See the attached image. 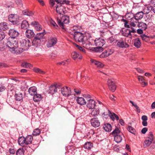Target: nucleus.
I'll list each match as a JSON object with an SVG mask.
<instances>
[{
	"label": "nucleus",
	"mask_w": 155,
	"mask_h": 155,
	"mask_svg": "<svg viewBox=\"0 0 155 155\" xmlns=\"http://www.w3.org/2000/svg\"><path fill=\"white\" fill-rule=\"evenodd\" d=\"M7 45L9 48V50L12 53L16 54H20L18 42L14 39L9 38L7 43Z\"/></svg>",
	"instance_id": "f257e3e1"
},
{
	"label": "nucleus",
	"mask_w": 155,
	"mask_h": 155,
	"mask_svg": "<svg viewBox=\"0 0 155 155\" xmlns=\"http://www.w3.org/2000/svg\"><path fill=\"white\" fill-rule=\"evenodd\" d=\"M150 145V147L152 149L155 148V139L152 132H150L147 134L143 144L144 147H147Z\"/></svg>",
	"instance_id": "f03ea898"
},
{
	"label": "nucleus",
	"mask_w": 155,
	"mask_h": 155,
	"mask_svg": "<svg viewBox=\"0 0 155 155\" xmlns=\"http://www.w3.org/2000/svg\"><path fill=\"white\" fill-rule=\"evenodd\" d=\"M74 39L76 41L81 42L83 45L87 44L88 42L86 40V37L82 33L79 32L75 31L73 35Z\"/></svg>",
	"instance_id": "7ed1b4c3"
},
{
	"label": "nucleus",
	"mask_w": 155,
	"mask_h": 155,
	"mask_svg": "<svg viewBox=\"0 0 155 155\" xmlns=\"http://www.w3.org/2000/svg\"><path fill=\"white\" fill-rule=\"evenodd\" d=\"M21 48H19L20 54L23 51H26L31 46V43L28 39H23L20 41Z\"/></svg>",
	"instance_id": "20e7f679"
},
{
	"label": "nucleus",
	"mask_w": 155,
	"mask_h": 155,
	"mask_svg": "<svg viewBox=\"0 0 155 155\" xmlns=\"http://www.w3.org/2000/svg\"><path fill=\"white\" fill-rule=\"evenodd\" d=\"M44 31L37 33L36 35L32 41L33 45L37 47L40 45L41 39L46 34L44 30Z\"/></svg>",
	"instance_id": "39448f33"
},
{
	"label": "nucleus",
	"mask_w": 155,
	"mask_h": 155,
	"mask_svg": "<svg viewBox=\"0 0 155 155\" xmlns=\"http://www.w3.org/2000/svg\"><path fill=\"white\" fill-rule=\"evenodd\" d=\"M69 22V18L67 15L63 16L60 19H57L58 24L61 28L65 30L64 24L68 23Z\"/></svg>",
	"instance_id": "423d86ee"
},
{
	"label": "nucleus",
	"mask_w": 155,
	"mask_h": 155,
	"mask_svg": "<svg viewBox=\"0 0 155 155\" xmlns=\"http://www.w3.org/2000/svg\"><path fill=\"white\" fill-rule=\"evenodd\" d=\"M8 19L13 24L15 25L18 22L19 17L17 14H11L9 15Z\"/></svg>",
	"instance_id": "0eeeda50"
},
{
	"label": "nucleus",
	"mask_w": 155,
	"mask_h": 155,
	"mask_svg": "<svg viewBox=\"0 0 155 155\" xmlns=\"http://www.w3.org/2000/svg\"><path fill=\"white\" fill-rule=\"evenodd\" d=\"M94 43L95 45L97 46V48H100L101 50H103L102 47L105 43V41L104 40L101 38H96L94 40Z\"/></svg>",
	"instance_id": "6e6552de"
},
{
	"label": "nucleus",
	"mask_w": 155,
	"mask_h": 155,
	"mask_svg": "<svg viewBox=\"0 0 155 155\" xmlns=\"http://www.w3.org/2000/svg\"><path fill=\"white\" fill-rule=\"evenodd\" d=\"M107 84L110 90L113 92H114L116 87L114 80L113 79H108Z\"/></svg>",
	"instance_id": "1a4fd4ad"
},
{
	"label": "nucleus",
	"mask_w": 155,
	"mask_h": 155,
	"mask_svg": "<svg viewBox=\"0 0 155 155\" xmlns=\"http://www.w3.org/2000/svg\"><path fill=\"white\" fill-rule=\"evenodd\" d=\"M61 93L63 96H69L71 94V88L67 86L63 87L61 88Z\"/></svg>",
	"instance_id": "9d476101"
},
{
	"label": "nucleus",
	"mask_w": 155,
	"mask_h": 155,
	"mask_svg": "<svg viewBox=\"0 0 155 155\" xmlns=\"http://www.w3.org/2000/svg\"><path fill=\"white\" fill-rule=\"evenodd\" d=\"M57 39L55 37H51L48 40L46 45L48 48H50L54 46L57 42Z\"/></svg>",
	"instance_id": "9b49d317"
},
{
	"label": "nucleus",
	"mask_w": 155,
	"mask_h": 155,
	"mask_svg": "<svg viewBox=\"0 0 155 155\" xmlns=\"http://www.w3.org/2000/svg\"><path fill=\"white\" fill-rule=\"evenodd\" d=\"M56 12L60 15H63L66 12L65 8L63 5H57L56 9Z\"/></svg>",
	"instance_id": "f8f14e48"
},
{
	"label": "nucleus",
	"mask_w": 155,
	"mask_h": 155,
	"mask_svg": "<svg viewBox=\"0 0 155 155\" xmlns=\"http://www.w3.org/2000/svg\"><path fill=\"white\" fill-rule=\"evenodd\" d=\"M8 34L11 37V38L13 39L18 37L19 34L18 31L14 28L10 29L9 31Z\"/></svg>",
	"instance_id": "ddd939ff"
},
{
	"label": "nucleus",
	"mask_w": 155,
	"mask_h": 155,
	"mask_svg": "<svg viewBox=\"0 0 155 155\" xmlns=\"http://www.w3.org/2000/svg\"><path fill=\"white\" fill-rule=\"evenodd\" d=\"M117 45L121 48H127L129 47V45L123 39H121L117 41Z\"/></svg>",
	"instance_id": "4468645a"
},
{
	"label": "nucleus",
	"mask_w": 155,
	"mask_h": 155,
	"mask_svg": "<svg viewBox=\"0 0 155 155\" xmlns=\"http://www.w3.org/2000/svg\"><path fill=\"white\" fill-rule=\"evenodd\" d=\"M95 105V101L94 100L89 99L87 101L86 106L89 109H93Z\"/></svg>",
	"instance_id": "2eb2a0df"
},
{
	"label": "nucleus",
	"mask_w": 155,
	"mask_h": 155,
	"mask_svg": "<svg viewBox=\"0 0 155 155\" xmlns=\"http://www.w3.org/2000/svg\"><path fill=\"white\" fill-rule=\"evenodd\" d=\"M57 87L56 84H54L51 85L49 87V89L48 92L49 93L53 94L57 92Z\"/></svg>",
	"instance_id": "dca6fc26"
},
{
	"label": "nucleus",
	"mask_w": 155,
	"mask_h": 155,
	"mask_svg": "<svg viewBox=\"0 0 155 155\" xmlns=\"http://www.w3.org/2000/svg\"><path fill=\"white\" fill-rule=\"evenodd\" d=\"M114 52V51L112 49H108L105 50L100 55L101 58H103L105 57H108L111 54Z\"/></svg>",
	"instance_id": "f3484780"
},
{
	"label": "nucleus",
	"mask_w": 155,
	"mask_h": 155,
	"mask_svg": "<svg viewBox=\"0 0 155 155\" xmlns=\"http://www.w3.org/2000/svg\"><path fill=\"white\" fill-rule=\"evenodd\" d=\"M31 25L34 27L37 31H40L42 29L41 26L37 21H33L31 23Z\"/></svg>",
	"instance_id": "a211bd4d"
},
{
	"label": "nucleus",
	"mask_w": 155,
	"mask_h": 155,
	"mask_svg": "<svg viewBox=\"0 0 155 155\" xmlns=\"http://www.w3.org/2000/svg\"><path fill=\"white\" fill-rule=\"evenodd\" d=\"M71 57L74 60H76L78 59H81L82 58V56L81 54L75 51L72 53Z\"/></svg>",
	"instance_id": "6ab92c4d"
},
{
	"label": "nucleus",
	"mask_w": 155,
	"mask_h": 155,
	"mask_svg": "<svg viewBox=\"0 0 155 155\" xmlns=\"http://www.w3.org/2000/svg\"><path fill=\"white\" fill-rule=\"evenodd\" d=\"M91 124L92 126L96 127L100 125V122L97 118H94L91 120Z\"/></svg>",
	"instance_id": "aec40b11"
},
{
	"label": "nucleus",
	"mask_w": 155,
	"mask_h": 155,
	"mask_svg": "<svg viewBox=\"0 0 155 155\" xmlns=\"http://www.w3.org/2000/svg\"><path fill=\"white\" fill-rule=\"evenodd\" d=\"M25 35L28 38L33 37L35 35L33 31L30 29L26 30L25 32Z\"/></svg>",
	"instance_id": "412c9836"
},
{
	"label": "nucleus",
	"mask_w": 155,
	"mask_h": 155,
	"mask_svg": "<svg viewBox=\"0 0 155 155\" xmlns=\"http://www.w3.org/2000/svg\"><path fill=\"white\" fill-rule=\"evenodd\" d=\"M91 62L92 64L94 65L98 68H101L104 67V64L101 62L97 61L94 59H91Z\"/></svg>",
	"instance_id": "4be33fe9"
},
{
	"label": "nucleus",
	"mask_w": 155,
	"mask_h": 155,
	"mask_svg": "<svg viewBox=\"0 0 155 155\" xmlns=\"http://www.w3.org/2000/svg\"><path fill=\"white\" fill-rule=\"evenodd\" d=\"M18 144L21 146H24L26 145L25 137L23 136L20 137L18 139Z\"/></svg>",
	"instance_id": "5701e85b"
},
{
	"label": "nucleus",
	"mask_w": 155,
	"mask_h": 155,
	"mask_svg": "<svg viewBox=\"0 0 155 155\" xmlns=\"http://www.w3.org/2000/svg\"><path fill=\"white\" fill-rule=\"evenodd\" d=\"M37 88L35 87H31L29 88L28 92L29 94L31 95H34L37 93Z\"/></svg>",
	"instance_id": "b1692460"
},
{
	"label": "nucleus",
	"mask_w": 155,
	"mask_h": 155,
	"mask_svg": "<svg viewBox=\"0 0 155 155\" xmlns=\"http://www.w3.org/2000/svg\"><path fill=\"white\" fill-rule=\"evenodd\" d=\"M76 101L78 104L81 105H85L86 104L85 100L82 97H77Z\"/></svg>",
	"instance_id": "393cba45"
},
{
	"label": "nucleus",
	"mask_w": 155,
	"mask_h": 155,
	"mask_svg": "<svg viewBox=\"0 0 155 155\" xmlns=\"http://www.w3.org/2000/svg\"><path fill=\"white\" fill-rule=\"evenodd\" d=\"M143 13L142 11L138 12L134 15V17L138 20H139L143 18Z\"/></svg>",
	"instance_id": "a878e982"
},
{
	"label": "nucleus",
	"mask_w": 155,
	"mask_h": 155,
	"mask_svg": "<svg viewBox=\"0 0 155 155\" xmlns=\"http://www.w3.org/2000/svg\"><path fill=\"white\" fill-rule=\"evenodd\" d=\"M122 134V133L120 129L117 127H116L115 129L111 133V134L113 136L120 134L121 135Z\"/></svg>",
	"instance_id": "bb28decb"
},
{
	"label": "nucleus",
	"mask_w": 155,
	"mask_h": 155,
	"mask_svg": "<svg viewBox=\"0 0 155 155\" xmlns=\"http://www.w3.org/2000/svg\"><path fill=\"white\" fill-rule=\"evenodd\" d=\"M9 28L7 23L2 22L0 23V30L3 31H5Z\"/></svg>",
	"instance_id": "cd10ccee"
},
{
	"label": "nucleus",
	"mask_w": 155,
	"mask_h": 155,
	"mask_svg": "<svg viewBox=\"0 0 155 155\" xmlns=\"http://www.w3.org/2000/svg\"><path fill=\"white\" fill-rule=\"evenodd\" d=\"M114 137V140L117 143H119L122 140V137L123 136V134H119L113 136Z\"/></svg>",
	"instance_id": "c85d7f7f"
},
{
	"label": "nucleus",
	"mask_w": 155,
	"mask_h": 155,
	"mask_svg": "<svg viewBox=\"0 0 155 155\" xmlns=\"http://www.w3.org/2000/svg\"><path fill=\"white\" fill-rule=\"evenodd\" d=\"M29 24L28 21L26 20L23 21L21 24V28L24 29H28L29 27Z\"/></svg>",
	"instance_id": "c756f323"
},
{
	"label": "nucleus",
	"mask_w": 155,
	"mask_h": 155,
	"mask_svg": "<svg viewBox=\"0 0 155 155\" xmlns=\"http://www.w3.org/2000/svg\"><path fill=\"white\" fill-rule=\"evenodd\" d=\"M42 98V97L41 94L36 93L34 95L33 100L35 102H38L41 100Z\"/></svg>",
	"instance_id": "7c9ffc66"
},
{
	"label": "nucleus",
	"mask_w": 155,
	"mask_h": 155,
	"mask_svg": "<svg viewBox=\"0 0 155 155\" xmlns=\"http://www.w3.org/2000/svg\"><path fill=\"white\" fill-rule=\"evenodd\" d=\"M138 20L136 19L134 17L131 19L130 21V25L133 27H135L137 24L139 23Z\"/></svg>",
	"instance_id": "2f4dec72"
},
{
	"label": "nucleus",
	"mask_w": 155,
	"mask_h": 155,
	"mask_svg": "<svg viewBox=\"0 0 155 155\" xmlns=\"http://www.w3.org/2000/svg\"><path fill=\"white\" fill-rule=\"evenodd\" d=\"M104 130L106 132H109L112 129V126L109 123L105 124L103 126Z\"/></svg>",
	"instance_id": "473e14b6"
},
{
	"label": "nucleus",
	"mask_w": 155,
	"mask_h": 155,
	"mask_svg": "<svg viewBox=\"0 0 155 155\" xmlns=\"http://www.w3.org/2000/svg\"><path fill=\"white\" fill-rule=\"evenodd\" d=\"M26 145H27L31 143L33 138L31 135H28L25 137Z\"/></svg>",
	"instance_id": "72a5a7b5"
},
{
	"label": "nucleus",
	"mask_w": 155,
	"mask_h": 155,
	"mask_svg": "<svg viewBox=\"0 0 155 155\" xmlns=\"http://www.w3.org/2000/svg\"><path fill=\"white\" fill-rule=\"evenodd\" d=\"M138 27L143 30H145L147 28V25L143 22H139L137 24Z\"/></svg>",
	"instance_id": "f704fd0d"
},
{
	"label": "nucleus",
	"mask_w": 155,
	"mask_h": 155,
	"mask_svg": "<svg viewBox=\"0 0 155 155\" xmlns=\"http://www.w3.org/2000/svg\"><path fill=\"white\" fill-rule=\"evenodd\" d=\"M91 113V115L92 117H96L99 114V109L94 108Z\"/></svg>",
	"instance_id": "c9c22d12"
},
{
	"label": "nucleus",
	"mask_w": 155,
	"mask_h": 155,
	"mask_svg": "<svg viewBox=\"0 0 155 155\" xmlns=\"http://www.w3.org/2000/svg\"><path fill=\"white\" fill-rule=\"evenodd\" d=\"M141 43L139 38H137L134 40V45L137 48H139L140 47Z\"/></svg>",
	"instance_id": "e433bc0d"
},
{
	"label": "nucleus",
	"mask_w": 155,
	"mask_h": 155,
	"mask_svg": "<svg viewBox=\"0 0 155 155\" xmlns=\"http://www.w3.org/2000/svg\"><path fill=\"white\" fill-rule=\"evenodd\" d=\"M141 119L142 120V124L144 126H146L147 125V120L148 118L146 115H143L142 116Z\"/></svg>",
	"instance_id": "4c0bfd02"
},
{
	"label": "nucleus",
	"mask_w": 155,
	"mask_h": 155,
	"mask_svg": "<svg viewBox=\"0 0 155 155\" xmlns=\"http://www.w3.org/2000/svg\"><path fill=\"white\" fill-rule=\"evenodd\" d=\"M70 62V59H67L63 61L58 62L57 65L58 66L66 65L68 64Z\"/></svg>",
	"instance_id": "58836bf2"
},
{
	"label": "nucleus",
	"mask_w": 155,
	"mask_h": 155,
	"mask_svg": "<svg viewBox=\"0 0 155 155\" xmlns=\"http://www.w3.org/2000/svg\"><path fill=\"white\" fill-rule=\"evenodd\" d=\"M22 14L24 15L28 16H32L34 14V13L31 11H29L27 9H25L22 11Z\"/></svg>",
	"instance_id": "ea45409f"
},
{
	"label": "nucleus",
	"mask_w": 155,
	"mask_h": 155,
	"mask_svg": "<svg viewBox=\"0 0 155 155\" xmlns=\"http://www.w3.org/2000/svg\"><path fill=\"white\" fill-rule=\"evenodd\" d=\"M93 144L91 142H87L84 145V148L87 150L91 149L93 147Z\"/></svg>",
	"instance_id": "a19ab883"
},
{
	"label": "nucleus",
	"mask_w": 155,
	"mask_h": 155,
	"mask_svg": "<svg viewBox=\"0 0 155 155\" xmlns=\"http://www.w3.org/2000/svg\"><path fill=\"white\" fill-rule=\"evenodd\" d=\"M105 111L103 113L102 116L105 118H107L109 115L110 114V112L109 110H108L105 107Z\"/></svg>",
	"instance_id": "79ce46f5"
},
{
	"label": "nucleus",
	"mask_w": 155,
	"mask_h": 155,
	"mask_svg": "<svg viewBox=\"0 0 155 155\" xmlns=\"http://www.w3.org/2000/svg\"><path fill=\"white\" fill-rule=\"evenodd\" d=\"M122 34L124 36L127 37L132 36L131 33H130V30L128 29H126L123 31Z\"/></svg>",
	"instance_id": "37998d69"
},
{
	"label": "nucleus",
	"mask_w": 155,
	"mask_h": 155,
	"mask_svg": "<svg viewBox=\"0 0 155 155\" xmlns=\"http://www.w3.org/2000/svg\"><path fill=\"white\" fill-rule=\"evenodd\" d=\"M33 71L36 73H38L40 74H45V72L39 68H33Z\"/></svg>",
	"instance_id": "c03bdc74"
},
{
	"label": "nucleus",
	"mask_w": 155,
	"mask_h": 155,
	"mask_svg": "<svg viewBox=\"0 0 155 155\" xmlns=\"http://www.w3.org/2000/svg\"><path fill=\"white\" fill-rule=\"evenodd\" d=\"M40 133V130L38 128H37L34 130L32 134L33 136H35L39 135Z\"/></svg>",
	"instance_id": "a18cd8bd"
},
{
	"label": "nucleus",
	"mask_w": 155,
	"mask_h": 155,
	"mask_svg": "<svg viewBox=\"0 0 155 155\" xmlns=\"http://www.w3.org/2000/svg\"><path fill=\"white\" fill-rule=\"evenodd\" d=\"M151 10V8L149 7H145L143 10L144 14H147L149 13Z\"/></svg>",
	"instance_id": "49530a36"
},
{
	"label": "nucleus",
	"mask_w": 155,
	"mask_h": 155,
	"mask_svg": "<svg viewBox=\"0 0 155 155\" xmlns=\"http://www.w3.org/2000/svg\"><path fill=\"white\" fill-rule=\"evenodd\" d=\"M140 36L142 40L146 42H147L150 40V37L144 34Z\"/></svg>",
	"instance_id": "de8ad7c7"
},
{
	"label": "nucleus",
	"mask_w": 155,
	"mask_h": 155,
	"mask_svg": "<svg viewBox=\"0 0 155 155\" xmlns=\"http://www.w3.org/2000/svg\"><path fill=\"white\" fill-rule=\"evenodd\" d=\"M127 130L130 133L134 134L136 132L135 129L131 126H129L127 127Z\"/></svg>",
	"instance_id": "09e8293b"
},
{
	"label": "nucleus",
	"mask_w": 155,
	"mask_h": 155,
	"mask_svg": "<svg viewBox=\"0 0 155 155\" xmlns=\"http://www.w3.org/2000/svg\"><path fill=\"white\" fill-rule=\"evenodd\" d=\"M16 100L17 101H21L22 99V95L21 94H15Z\"/></svg>",
	"instance_id": "8fccbe9b"
},
{
	"label": "nucleus",
	"mask_w": 155,
	"mask_h": 155,
	"mask_svg": "<svg viewBox=\"0 0 155 155\" xmlns=\"http://www.w3.org/2000/svg\"><path fill=\"white\" fill-rule=\"evenodd\" d=\"M24 151L23 148L19 149L16 152V155H24Z\"/></svg>",
	"instance_id": "3c124183"
},
{
	"label": "nucleus",
	"mask_w": 155,
	"mask_h": 155,
	"mask_svg": "<svg viewBox=\"0 0 155 155\" xmlns=\"http://www.w3.org/2000/svg\"><path fill=\"white\" fill-rule=\"evenodd\" d=\"M125 17L128 20L130 19L131 20V19L133 18V17H134V15H133L131 13H127Z\"/></svg>",
	"instance_id": "603ef678"
},
{
	"label": "nucleus",
	"mask_w": 155,
	"mask_h": 155,
	"mask_svg": "<svg viewBox=\"0 0 155 155\" xmlns=\"http://www.w3.org/2000/svg\"><path fill=\"white\" fill-rule=\"evenodd\" d=\"M121 21L124 23V26L125 27L130 28V25L128 24V22L127 20L123 18L121 19Z\"/></svg>",
	"instance_id": "864d4df0"
},
{
	"label": "nucleus",
	"mask_w": 155,
	"mask_h": 155,
	"mask_svg": "<svg viewBox=\"0 0 155 155\" xmlns=\"http://www.w3.org/2000/svg\"><path fill=\"white\" fill-rule=\"evenodd\" d=\"M5 33L2 31H0V41L3 40L5 37Z\"/></svg>",
	"instance_id": "5fc2aeb1"
},
{
	"label": "nucleus",
	"mask_w": 155,
	"mask_h": 155,
	"mask_svg": "<svg viewBox=\"0 0 155 155\" xmlns=\"http://www.w3.org/2000/svg\"><path fill=\"white\" fill-rule=\"evenodd\" d=\"M50 23L53 26L56 28H58V26L55 22V21L52 19H51L50 21Z\"/></svg>",
	"instance_id": "6e6d98bb"
},
{
	"label": "nucleus",
	"mask_w": 155,
	"mask_h": 155,
	"mask_svg": "<svg viewBox=\"0 0 155 155\" xmlns=\"http://www.w3.org/2000/svg\"><path fill=\"white\" fill-rule=\"evenodd\" d=\"M22 65L23 67L25 68H28L30 67L31 66V65L29 63L25 62L23 63L22 64Z\"/></svg>",
	"instance_id": "4d7b16f0"
},
{
	"label": "nucleus",
	"mask_w": 155,
	"mask_h": 155,
	"mask_svg": "<svg viewBox=\"0 0 155 155\" xmlns=\"http://www.w3.org/2000/svg\"><path fill=\"white\" fill-rule=\"evenodd\" d=\"M76 46L78 48V49L80 50V51H81L83 53H85V49L82 47L79 46L78 45H76Z\"/></svg>",
	"instance_id": "13d9d810"
},
{
	"label": "nucleus",
	"mask_w": 155,
	"mask_h": 155,
	"mask_svg": "<svg viewBox=\"0 0 155 155\" xmlns=\"http://www.w3.org/2000/svg\"><path fill=\"white\" fill-rule=\"evenodd\" d=\"M140 82L141 83V84L143 87H144L147 85V83L145 81V79H144L143 81H141Z\"/></svg>",
	"instance_id": "bf43d9fd"
},
{
	"label": "nucleus",
	"mask_w": 155,
	"mask_h": 155,
	"mask_svg": "<svg viewBox=\"0 0 155 155\" xmlns=\"http://www.w3.org/2000/svg\"><path fill=\"white\" fill-rule=\"evenodd\" d=\"M55 2L58 3L60 4H64L65 2V0H55Z\"/></svg>",
	"instance_id": "052dcab7"
},
{
	"label": "nucleus",
	"mask_w": 155,
	"mask_h": 155,
	"mask_svg": "<svg viewBox=\"0 0 155 155\" xmlns=\"http://www.w3.org/2000/svg\"><path fill=\"white\" fill-rule=\"evenodd\" d=\"M55 1L54 0H50L49 4L51 8L53 7Z\"/></svg>",
	"instance_id": "680f3d73"
},
{
	"label": "nucleus",
	"mask_w": 155,
	"mask_h": 155,
	"mask_svg": "<svg viewBox=\"0 0 155 155\" xmlns=\"http://www.w3.org/2000/svg\"><path fill=\"white\" fill-rule=\"evenodd\" d=\"M148 130V129L147 127H144L141 130V133L143 134H145L147 132Z\"/></svg>",
	"instance_id": "e2e57ef3"
},
{
	"label": "nucleus",
	"mask_w": 155,
	"mask_h": 155,
	"mask_svg": "<svg viewBox=\"0 0 155 155\" xmlns=\"http://www.w3.org/2000/svg\"><path fill=\"white\" fill-rule=\"evenodd\" d=\"M9 152L10 154H14L15 152V150L14 149L10 148L9 150Z\"/></svg>",
	"instance_id": "0e129e2a"
},
{
	"label": "nucleus",
	"mask_w": 155,
	"mask_h": 155,
	"mask_svg": "<svg viewBox=\"0 0 155 155\" xmlns=\"http://www.w3.org/2000/svg\"><path fill=\"white\" fill-rule=\"evenodd\" d=\"M74 91L76 94L77 95L80 94L81 93V91L78 89H74Z\"/></svg>",
	"instance_id": "69168bd1"
},
{
	"label": "nucleus",
	"mask_w": 155,
	"mask_h": 155,
	"mask_svg": "<svg viewBox=\"0 0 155 155\" xmlns=\"http://www.w3.org/2000/svg\"><path fill=\"white\" fill-rule=\"evenodd\" d=\"M114 39L113 38V37H111L109 38L108 41L109 43H111L114 41Z\"/></svg>",
	"instance_id": "338daca9"
},
{
	"label": "nucleus",
	"mask_w": 155,
	"mask_h": 155,
	"mask_svg": "<svg viewBox=\"0 0 155 155\" xmlns=\"http://www.w3.org/2000/svg\"><path fill=\"white\" fill-rule=\"evenodd\" d=\"M40 4L44 6L45 5V3L43 0H37Z\"/></svg>",
	"instance_id": "774afa93"
}]
</instances>
